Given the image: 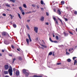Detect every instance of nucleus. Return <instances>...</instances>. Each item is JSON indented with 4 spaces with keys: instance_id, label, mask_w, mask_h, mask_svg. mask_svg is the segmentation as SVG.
<instances>
[{
    "instance_id": "obj_18",
    "label": "nucleus",
    "mask_w": 77,
    "mask_h": 77,
    "mask_svg": "<svg viewBox=\"0 0 77 77\" xmlns=\"http://www.w3.org/2000/svg\"><path fill=\"white\" fill-rule=\"evenodd\" d=\"M13 26L14 28H16V27H17V25H16V24H13Z\"/></svg>"
},
{
    "instance_id": "obj_28",
    "label": "nucleus",
    "mask_w": 77,
    "mask_h": 77,
    "mask_svg": "<svg viewBox=\"0 0 77 77\" xmlns=\"http://www.w3.org/2000/svg\"><path fill=\"white\" fill-rule=\"evenodd\" d=\"M69 33H70V34L71 35H73V33L72 32H71L70 31H69Z\"/></svg>"
},
{
    "instance_id": "obj_43",
    "label": "nucleus",
    "mask_w": 77,
    "mask_h": 77,
    "mask_svg": "<svg viewBox=\"0 0 77 77\" xmlns=\"http://www.w3.org/2000/svg\"><path fill=\"white\" fill-rule=\"evenodd\" d=\"M13 63H14V61H15V58H14L13 60Z\"/></svg>"
},
{
    "instance_id": "obj_9",
    "label": "nucleus",
    "mask_w": 77,
    "mask_h": 77,
    "mask_svg": "<svg viewBox=\"0 0 77 77\" xmlns=\"http://www.w3.org/2000/svg\"><path fill=\"white\" fill-rule=\"evenodd\" d=\"M57 12L58 14V15H61V11H60V10L58 9L57 10Z\"/></svg>"
},
{
    "instance_id": "obj_52",
    "label": "nucleus",
    "mask_w": 77,
    "mask_h": 77,
    "mask_svg": "<svg viewBox=\"0 0 77 77\" xmlns=\"http://www.w3.org/2000/svg\"><path fill=\"white\" fill-rule=\"evenodd\" d=\"M75 58H76V57H73V60H74V59H75Z\"/></svg>"
},
{
    "instance_id": "obj_17",
    "label": "nucleus",
    "mask_w": 77,
    "mask_h": 77,
    "mask_svg": "<svg viewBox=\"0 0 77 77\" xmlns=\"http://www.w3.org/2000/svg\"><path fill=\"white\" fill-rule=\"evenodd\" d=\"M23 73L25 74L26 72V70L25 69H23L22 70Z\"/></svg>"
},
{
    "instance_id": "obj_21",
    "label": "nucleus",
    "mask_w": 77,
    "mask_h": 77,
    "mask_svg": "<svg viewBox=\"0 0 77 77\" xmlns=\"http://www.w3.org/2000/svg\"><path fill=\"white\" fill-rule=\"evenodd\" d=\"M23 6L24 8H27V6H26V4L23 5Z\"/></svg>"
},
{
    "instance_id": "obj_35",
    "label": "nucleus",
    "mask_w": 77,
    "mask_h": 77,
    "mask_svg": "<svg viewBox=\"0 0 77 77\" xmlns=\"http://www.w3.org/2000/svg\"><path fill=\"white\" fill-rule=\"evenodd\" d=\"M66 55H69V53H68V52L66 51Z\"/></svg>"
},
{
    "instance_id": "obj_34",
    "label": "nucleus",
    "mask_w": 77,
    "mask_h": 77,
    "mask_svg": "<svg viewBox=\"0 0 77 77\" xmlns=\"http://www.w3.org/2000/svg\"><path fill=\"white\" fill-rule=\"evenodd\" d=\"M46 14L47 16H49V13L48 12H46Z\"/></svg>"
},
{
    "instance_id": "obj_15",
    "label": "nucleus",
    "mask_w": 77,
    "mask_h": 77,
    "mask_svg": "<svg viewBox=\"0 0 77 77\" xmlns=\"http://www.w3.org/2000/svg\"><path fill=\"white\" fill-rule=\"evenodd\" d=\"M42 77V75L38 76V75H34L33 76H31L30 77Z\"/></svg>"
},
{
    "instance_id": "obj_64",
    "label": "nucleus",
    "mask_w": 77,
    "mask_h": 77,
    "mask_svg": "<svg viewBox=\"0 0 77 77\" xmlns=\"http://www.w3.org/2000/svg\"><path fill=\"white\" fill-rule=\"evenodd\" d=\"M37 7L38 8H39V6H37Z\"/></svg>"
},
{
    "instance_id": "obj_41",
    "label": "nucleus",
    "mask_w": 77,
    "mask_h": 77,
    "mask_svg": "<svg viewBox=\"0 0 77 77\" xmlns=\"http://www.w3.org/2000/svg\"><path fill=\"white\" fill-rule=\"evenodd\" d=\"M53 42H54V43H57V42L56 41H53Z\"/></svg>"
},
{
    "instance_id": "obj_50",
    "label": "nucleus",
    "mask_w": 77,
    "mask_h": 77,
    "mask_svg": "<svg viewBox=\"0 0 77 77\" xmlns=\"http://www.w3.org/2000/svg\"><path fill=\"white\" fill-rule=\"evenodd\" d=\"M41 9L42 11H44V8H41Z\"/></svg>"
},
{
    "instance_id": "obj_58",
    "label": "nucleus",
    "mask_w": 77,
    "mask_h": 77,
    "mask_svg": "<svg viewBox=\"0 0 77 77\" xmlns=\"http://www.w3.org/2000/svg\"><path fill=\"white\" fill-rule=\"evenodd\" d=\"M17 51H20V49H17Z\"/></svg>"
},
{
    "instance_id": "obj_36",
    "label": "nucleus",
    "mask_w": 77,
    "mask_h": 77,
    "mask_svg": "<svg viewBox=\"0 0 77 77\" xmlns=\"http://www.w3.org/2000/svg\"><path fill=\"white\" fill-rule=\"evenodd\" d=\"M52 35H53V37L54 38H55V36H56V35H54V33H53L52 34Z\"/></svg>"
},
{
    "instance_id": "obj_20",
    "label": "nucleus",
    "mask_w": 77,
    "mask_h": 77,
    "mask_svg": "<svg viewBox=\"0 0 77 77\" xmlns=\"http://www.w3.org/2000/svg\"><path fill=\"white\" fill-rule=\"evenodd\" d=\"M10 1L12 2L13 3H15V0H10Z\"/></svg>"
},
{
    "instance_id": "obj_3",
    "label": "nucleus",
    "mask_w": 77,
    "mask_h": 77,
    "mask_svg": "<svg viewBox=\"0 0 77 77\" xmlns=\"http://www.w3.org/2000/svg\"><path fill=\"white\" fill-rule=\"evenodd\" d=\"M19 9L20 10V11L22 12V15H24L25 14V13H24V12H23L24 11V10L23 9V8H22V7H20L19 8Z\"/></svg>"
},
{
    "instance_id": "obj_13",
    "label": "nucleus",
    "mask_w": 77,
    "mask_h": 77,
    "mask_svg": "<svg viewBox=\"0 0 77 77\" xmlns=\"http://www.w3.org/2000/svg\"><path fill=\"white\" fill-rule=\"evenodd\" d=\"M41 20L42 21H44V17H41Z\"/></svg>"
},
{
    "instance_id": "obj_61",
    "label": "nucleus",
    "mask_w": 77,
    "mask_h": 77,
    "mask_svg": "<svg viewBox=\"0 0 77 77\" xmlns=\"http://www.w3.org/2000/svg\"><path fill=\"white\" fill-rule=\"evenodd\" d=\"M62 24H63V23L62 22V21H61V22Z\"/></svg>"
},
{
    "instance_id": "obj_11",
    "label": "nucleus",
    "mask_w": 77,
    "mask_h": 77,
    "mask_svg": "<svg viewBox=\"0 0 77 77\" xmlns=\"http://www.w3.org/2000/svg\"><path fill=\"white\" fill-rule=\"evenodd\" d=\"M63 35H64L65 36H67L68 35V33H66L65 32H63Z\"/></svg>"
},
{
    "instance_id": "obj_40",
    "label": "nucleus",
    "mask_w": 77,
    "mask_h": 77,
    "mask_svg": "<svg viewBox=\"0 0 77 77\" xmlns=\"http://www.w3.org/2000/svg\"><path fill=\"white\" fill-rule=\"evenodd\" d=\"M2 15H3V16H4V17H5V16H6V14H2Z\"/></svg>"
},
{
    "instance_id": "obj_55",
    "label": "nucleus",
    "mask_w": 77,
    "mask_h": 77,
    "mask_svg": "<svg viewBox=\"0 0 77 77\" xmlns=\"http://www.w3.org/2000/svg\"><path fill=\"white\" fill-rule=\"evenodd\" d=\"M30 20H27V22H30Z\"/></svg>"
},
{
    "instance_id": "obj_47",
    "label": "nucleus",
    "mask_w": 77,
    "mask_h": 77,
    "mask_svg": "<svg viewBox=\"0 0 77 77\" xmlns=\"http://www.w3.org/2000/svg\"><path fill=\"white\" fill-rule=\"evenodd\" d=\"M9 56H11V57H12V55L11 54H9Z\"/></svg>"
},
{
    "instance_id": "obj_48",
    "label": "nucleus",
    "mask_w": 77,
    "mask_h": 77,
    "mask_svg": "<svg viewBox=\"0 0 77 77\" xmlns=\"http://www.w3.org/2000/svg\"><path fill=\"white\" fill-rule=\"evenodd\" d=\"M58 20H60V22H61L62 21V20H60V19L59 18H58Z\"/></svg>"
},
{
    "instance_id": "obj_39",
    "label": "nucleus",
    "mask_w": 77,
    "mask_h": 77,
    "mask_svg": "<svg viewBox=\"0 0 77 77\" xmlns=\"http://www.w3.org/2000/svg\"><path fill=\"white\" fill-rule=\"evenodd\" d=\"M32 6H33V7H35V6L34 4H33L32 5Z\"/></svg>"
},
{
    "instance_id": "obj_6",
    "label": "nucleus",
    "mask_w": 77,
    "mask_h": 77,
    "mask_svg": "<svg viewBox=\"0 0 77 77\" xmlns=\"http://www.w3.org/2000/svg\"><path fill=\"white\" fill-rule=\"evenodd\" d=\"M34 30L35 33H38V28L37 27H35L34 28Z\"/></svg>"
},
{
    "instance_id": "obj_24",
    "label": "nucleus",
    "mask_w": 77,
    "mask_h": 77,
    "mask_svg": "<svg viewBox=\"0 0 77 77\" xmlns=\"http://www.w3.org/2000/svg\"><path fill=\"white\" fill-rule=\"evenodd\" d=\"M6 6H7V7H10V5L9 4H6Z\"/></svg>"
},
{
    "instance_id": "obj_19",
    "label": "nucleus",
    "mask_w": 77,
    "mask_h": 77,
    "mask_svg": "<svg viewBox=\"0 0 77 77\" xmlns=\"http://www.w3.org/2000/svg\"><path fill=\"white\" fill-rule=\"evenodd\" d=\"M18 70L17 69H16L15 68H13V71L14 72H15V71H16Z\"/></svg>"
},
{
    "instance_id": "obj_54",
    "label": "nucleus",
    "mask_w": 77,
    "mask_h": 77,
    "mask_svg": "<svg viewBox=\"0 0 77 77\" xmlns=\"http://www.w3.org/2000/svg\"><path fill=\"white\" fill-rule=\"evenodd\" d=\"M5 77H9V76L8 75H5Z\"/></svg>"
},
{
    "instance_id": "obj_53",
    "label": "nucleus",
    "mask_w": 77,
    "mask_h": 77,
    "mask_svg": "<svg viewBox=\"0 0 77 77\" xmlns=\"http://www.w3.org/2000/svg\"><path fill=\"white\" fill-rule=\"evenodd\" d=\"M46 25H48V24H49L48 23V22L46 23Z\"/></svg>"
},
{
    "instance_id": "obj_56",
    "label": "nucleus",
    "mask_w": 77,
    "mask_h": 77,
    "mask_svg": "<svg viewBox=\"0 0 77 77\" xmlns=\"http://www.w3.org/2000/svg\"><path fill=\"white\" fill-rule=\"evenodd\" d=\"M31 13V11H29L28 13H27V14H29V13Z\"/></svg>"
},
{
    "instance_id": "obj_12",
    "label": "nucleus",
    "mask_w": 77,
    "mask_h": 77,
    "mask_svg": "<svg viewBox=\"0 0 77 77\" xmlns=\"http://www.w3.org/2000/svg\"><path fill=\"white\" fill-rule=\"evenodd\" d=\"M17 15L20 20H21V19H22V17H21V16H20V14L17 13Z\"/></svg>"
},
{
    "instance_id": "obj_23",
    "label": "nucleus",
    "mask_w": 77,
    "mask_h": 77,
    "mask_svg": "<svg viewBox=\"0 0 77 77\" xmlns=\"http://www.w3.org/2000/svg\"><path fill=\"white\" fill-rule=\"evenodd\" d=\"M41 5H43V4H44V5H45V4H44V2H43V1L42 0L41 1Z\"/></svg>"
},
{
    "instance_id": "obj_30",
    "label": "nucleus",
    "mask_w": 77,
    "mask_h": 77,
    "mask_svg": "<svg viewBox=\"0 0 77 77\" xmlns=\"http://www.w3.org/2000/svg\"><path fill=\"white\" fill-rule=\"evenodd\" d=\"M74 14H75V15H77V11H75L74 12Z\"/></svg>"
},
{
    "instance_id": "obj_8",
    "label": "nucleus",
    "mask_w": 77,
    "mask_h": 77,
    "mask_svg": "<svg viewBox=\"0 0 77 77\" xmlns=\"http://www.w3.org/2000/svg\"><path fill=\"white\" fill-rule=\"evenodd\" d=\"M20 74V72H19V70H17L16 72V75H18Z\"/></svg>"
},
{
    "instance_id": "obj_10",
    "label": "nucleus",
    "mask_w": 77,
    "mask_h": 77,
    "mask_svg": "<svg viewBox=\"0 0 77 77\" xmlns=\"http://www.w3.org/2000/svg\"><path fill=\"white\" fill-rule=\"evenodd\" d=\"M4 42L5 44H6V45H8V44H9V43L6 40H4Z\"/></svg>"
},
{
    "instance_id": "obj_32",
    "label": "nucleus",
    "mask_w": 77,
    "mask_h": 77,
    "mask_svg": "<svg viewBox=\"0 0 77 77\" xmlns=\"http://www.w3.org/2000/svg\"><path fill=\"white\" fill-rule=\"evenodd\" d=\"M52 54V52H50L49 54V55L51 56V55Z\"/></svg>"
},
{
    "instance_id": "obj_38",
    "label": "nucleus",
    "mask_w": 77,
    "mask_h": 77,
    "mask_svg": "<svg viewBox=\"0 0 77 77\" xmlns=\"http://www.w3.org/2000/svg\"><path fill=\"white\" fill-rule=\"evenodd\" d=\"M64 19H65V21H68V19L65 18Z\"/></svg>"
},
{
    "instance_id": "obj_62",
    "label": "nucleus",
    "mask_w": 77,
    "mask_h": 77,
    "mask_svg": "<svg viewBox=\"0 0 77 77\" xmlns=\"http://www.w3.org/2000/svg\"><path fill=\"white\" fill-rule=\"evenodd\" d=\"M62 24H63V23L62 22V21H61V22Z\"/></svg>"
},
{
    "instance_id": "obj_14",
    "label": "nucleus",
    "mask_w": 77,
    "mask_h": 77,
    "mask_svg": "<svg viewBox=\"0 0 77 77\" xmlns=\"http://www.w3.org/2000/svg\"><path fill=\"white\" fill-rule=\"evenodd\" d=\"M61 4L62 5H63L65 4V1H61Z\"/></svg>"
},
{
    "instance_id": "obj_29",
    "label": "nucleus",
    "mask_w": 77,
    "mask_h": 77,
    "mask_svg": "<svg viewBox=\"0 0 77 77\" xmlns=\"http://www.w3.org/2000/svg\"><path fill=\"white\" fill-rule=\"evenodd\" d=\"M67 62H71V59H68Z\"/></svg>"
},
{
    "instance_id": "obj_51",
    "label": "nucleus",
    "mask_w": 77,
    "mask_h": 77,
    "mask_svg": "<svg viewBox=\"0 0 77 77\" xmlns=\"http://www.w3.org/2000/svg\"><path fill=\"white\" fill-rule=\"evenodd\" d=\"M42 42L43 43V44H45V42H44V41L42 40Z\"/></svg>"
},
{
    "instance_id": "obj_33",
    "label": "nucleus",
    "mask_w": 77,
    "mask_h": 77,
    "mask_svg": "<svg viewBox=\"0 0 77 77\" xmlns=\"http://www.w3.org/2000/svg\"><path fill=\"white\" fill-rule=\"evenodd\" d=\"M77 61H76V60H74V65H75V64H76V63H77Z\"/></svg>"
},
{
    "instance_id": "obj_27",
    "label": "nucleus",
    "mask_w": 77,
    "mask_h": 77,
    "mask_svg": "<svg viewBox=\"0 0 77 77\" xmlns=\"http://www.w3.org/2000/svg\"><path fill=\"white\" fill-rule=\"evenodd\" d=\"M27 35L28 36L29 39H31V38H30V35L29 34H28Z\"/></svg>"
},
{
    "instance_id": "obj_57",
    "label": "nucleus",
    "mask_w": 77,
    "mask_h": 77,
    "mask_svg": "<svg viewBox=\"0 0 77 77\" xmlns=\"http://www.w3.org/2000/svg\"><path fill=\"white\" fill-rule=\"evenodd\" d=\"M2 56V54L0 53V56Z\"/></svg>"
},
{
    "instance_id": "obj_49",
    "label": "nucleus",
    "mask_w": 77,
    "mask_h": 77,
    "mask_svg": "<svg viewBox=\"0 0 77 77\" xmlns=\"http://www.w3.org/2000/svg\"><path fill=\"white\" fill-rule=\"evenodd\" d=\"M19 59L20 60H21V57H19Z\"/></svg>"
},
{
    "instance_id": "obj_44",
    "label": "nucleus",
    "mask_w": 77,
    "mask_h": 77,
    "mask_svg": "<svg viewBox=\"0 0 77 77\" xmlns=\"http://www.w3.org/2000/svg\"><path fill=\"white\" fill-rule=\"evenodd\" d=\"M54 12H56V10L55 9H54Z\"/></svg>"
},
{
    "instance_id": "obj_31",
    "label": "nucleus",
    "mask_w": 77,
    "mask_h": 77,
    "mask_svg": "<svg viewBox=\"0 0 77 77\" xmlns=\"http://www.w3.org/2000/svg\"><path fill=\"white\" fill-rule=\"evenodd\" d=\"M56 39H59V37L57 35H55Z\"/></svg>"
},
{
    "instance_id": "obj_63",
    "label": "nucleus",
    "mask_w": 77,
    "mask_h": 77,
    "mask_svg": "<svg viewBox=\"0 0 77 77\" xmlns=\"http://www.w3.org/2000/svg\"><path fill=\"white\" fill-rule=\"evenodd\" d=\"M76 31V32H77V28L75 29Z\"/></svg>"
},
{
    "instance_id": "obj_16",
    "label": "nucleus",
    "mask_w": 77,
    "mask_h": 77,
    "mask_svg": "<svg viewBox=\"0 0 77 77\" xmlns=\"http://www.w3.org/2000/svg\"><path fill=\"white\" fill-rule=\"evenodd\" d=\"M69 52H73V48H70L69 49Z\"/></svg>"
},
{
    "instance_id": "obj_42",
    "label": "nucleus",
    "mask_w": 77,
    "mask_h": 77,
    "mask_svg": "<svg viewBox=\"0 0 77 77\" xmlns=\"http://www.w3.org/2000/svg\"><path fill=\"white\" fill-rule=\"evenodd\" d=\"M29 73H26V76H27V75H29Z\"/></svg>"
},
{
    "instance_id": "obj_46",
    "label": "nucleus",
    "mask_w": 77,
    "mask_h": 77,
    "mask_svg": "<svg viewBox=\"0 0 77 77\" xmlns=\"http://www.w3.org/2000/svg\"><path fill=\"white\" fill-rule=\"evenodd\" d=\"M61 64V63H57V65H60Z\"/></svg>"
},
{
    "instance_id": "obj_37",
    "label": "nucleus",
    "mask_w": 77,
    "mask_h": 77,
    "mask_svg": "<svg viewBox=\"0 0 77 77\" xmlns=\"http://www.w3.org/2000/svg\"><path fill=\"white\" fill-rule=\"evenodd\" d=\"M50 41H51V42H53V40H52L51 39H50Z\"/></svg>"
},
{
    "instance_id": "obj_26",
    "label": "nucleus",
    "mask_w": 77,
    "mask_h": 77,
    "mask_svg": "<svg viewBox=\"0 0 77 77\" xmlns=\"http://www.w3.org/2000/svg\"><path fill=\"white\" fill-rule=\"evenodd\" d=\"M42 46V47H44V48H47V46L45 45H41Z\"/></svg>"
},
{
    "instance_id": "obj_7",
    "label": "nucleus",
    "mask_w": 77,
    "mask_h": 77,
    "mask_svg": "<svg viewBox=\"0 0 77 77\" xmlns=\"http://www.w3.org/2000/svg\"><path fill=\"white\" fill-rule=\"evenodd\" d=\"M26 40L28 44H29V41L30 42H31V41H32V39H26Z\"/></svg>"
},
{
    "instance_id": "obj_45",
    "label": "nucleus",
    "mask_w": 77,
    "mask_h": 77,
    "mask_svg": "<svg viewBox=\"0 0 77 77\" xmlns=\"http://www.w3.org/2000/svg\"><path fill=\"white\" fill-rule=\"evenodd\" d=\"M11 47L12 48H14V47L13 45H12L11 46Z\"/></svg>"
},
{
    "instance_id": "obj_4",
    "label": "nucleus",
    "mask_w": 77,
    "mask_h": 77,
    "mask_svg": "<svg viewBox=\"0 0 77 77\" xmlns=\"http://www.w3.org/2000/svg\"><path fill=\"white\" fill-rule=\"evenodd\" d=\"M53 19L55 21V24H56L57 25H58V22L57 21V20H56V18L55 17H53Z\"/></svg>"
},
{
    "instance_id": "obj_1",
    "label": "nucleus",
    "mask_w": 77,
    "mask_h": 77,
    "mask_svg": "<svg viewBox=\"0 0 77 77\" xmlns=\"http://www.w3.org/2000/svg\"><path fill=\"white\" fill-rule=\"evenodd\" d=\"M13 72V70H12V68L11 66H9V68L8 70V71H4V73L5 74H8L9 73V75L11 76L12 75V72Z\"/></svg>"
},
{
    "instance_id": "obj_22",
    "label": "nucleus",
    "mask_w": 77,
    "mask_h": 77,
    "mask_svg": "<svg viewBox=\"0 0 77 77\" xmlns=\"http://www.w3.org/2000/svg\"><path fill=\"white\" fill-rule=\"evenodd\" d=\"M26 27L28 30H30V28H29V26H28V25H26Z\"/></svg>"
},
{
    "instance_id": "obj_5",
    "label": "nucleus",
    "mask_w": 77,
    "mask_h": 77,
    "mask_svg": "<svg viewBox=\"0 0 77 77\" xmlns=\"http://www.w3.org/2000/svg\"><path fill=\"white\" fill-rule=\"evenodd\" d=\"M4 67L5 69L6 70L8 69H9V66L8 65H5V66Z\"/></svg>"
},
{
    "instance_id": "obj_25",
    "label": "nucleus",
    "mask_w": 77,
    "mask_h": 77,
    "mask_svg": "<svg viewBox=\"0 0 77 77\" xmlns=\"http://www.w3.org/2000/svg\"><path fill=\"white\" fill-rule=\"evenodd\" d=\"M9 16H11L10 18L11 19V20H12L13 19V17L12 16V15L11 14H10Z\"/></svg>"
},
{
    "instance_id": "obj_59",
    "label": "nucleus",
    "mask_w": 77,
    "mask_h": 77,
    "mask_svg": "<svg viewBox=\"0 0 77 77\" xmlns=\"http://www.w3.org/2000/svg\"><path fill=\"white\" fill-rule=\"evenodd\" d=\"M2 52H4L5 51H4V50H2Z\"/></svg>"
},
{
    "instance_id": "obj_60",
    "label": "nucleus",
    "mask_w": 77,
    "mask_h": 77,
    "mask_svg": "<svg viewBox=\"0 0 77 77\" xmlns=\"http://www.w3.org/2000/svg\"><path fill=\"white\" fill-rule=\"evenodd\" d=\"M66 9H68V7H66Z\"/></svg>"
},
{
    "instance_id": "obj_2",
    "label": "nucleus",
    "mask_w": 77,
    "mask_h": 77,
    "mask_svg": "<svg viewBox=\"0 0 77 77\" xmlns=\"http://www.w3.org/2000/svg\"><path fill=\"white\" fill-rule=\"evenodd\" d=\"M2 36H5L6 35H7V38H8L9 39H12L11 37H10L9 35L8 34L6 33V32H3L2 34Z\"/></svg>"
}]
</instances>
